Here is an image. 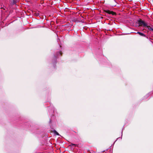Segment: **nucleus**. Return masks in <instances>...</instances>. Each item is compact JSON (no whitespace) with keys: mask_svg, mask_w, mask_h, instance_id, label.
Here are the masks:
<instances>
[{"mask_svg":"<svg viewBox=\"0 0 153 153\" xmlns=\"http://www.w3.org/2000/svg\"><path fill=\"white\" fill-rule=\"evenodd\" d=\"M138 24L140 26H143L144 27H146L147 25V24L144 21L141 20H139L138 21Z\"/></svg>","mask_w":153,"mask_h":153,"instance_id":"1","label":"nucleus"},{"mask_svg":"<svg viewBox=\"0 0 153 153\" xmlns=\"http://www.w3.org/2000/svg\"><path fill=\"white\" fill-rule=\"evenodd\" d=\"M137 33L138 34L142 36L146 37V35L145 34H143L142 33H141L140 32H137Z\"/></svg>","mask_w":153,"mask_h":153,"instance_id":"2","label":"nucleus"},{"mask_svg":"<svg viewBox=\"0 0 153 153\" xmlns=\"http://www.w3.org/2000/svg\"><path fill=\"white\" fill-rule=\"evenodd\" d=\"M38 16V14H37V15H36V16Z\"/></svg>","mask_w":153,"mask_h":153,"instance_id":"9","label":"nucleus"},{"mask_svg":"<svg viewBox=\"0 0 153 153\" xmlns=\"http://www.w3.org/2000/svg\"><path fill=\"white\" fill-rule=\"evenodd\" d=\"M59 55H61L62 54L61 52H59Z\"/></svg>","mask_w":153,"mask_h":153,"instance_id":"7","label":"nucleus"},{"mask_svg":"<svg viewBox=\"0 0 153 153\" xmlns=\"http://www.w3.org/2000/svg\"><path fill=\"white\" fill-rule=\"evenodd\" d=\"M55 132L56 134L57 135H59V134L58 132H57L56 131H55Z\"/></svg>","mask_w":153,"mask_h":153,"instance_id":"6","label":"nucleus"},{"mask_svg":"<svg viewBox=\"0 0 153 153\" xmlns=\"http://www.w3.org/2000/svg\"><path fill=\"white\" fill-rule=\"evenodd\" d=\"M107 13H108L109 14H112L113 15H114L115 13L112 11H108Z\"/></svg>","mask_w":153,"mask_h":153,"instance_id":"4","label":"nucleus"},{"mask_svg":"<svg viewBox=\"0 0 153 153\" xmlns=\"http://www.w3.org/2000/svg\"><path fill=\"white\" fill-rule=\"evenodd\" d=\"M72 145H74V146H75L76 145L75 144H72Z\"/></svg>","mask_w":153,"mask_h":153,"instance_id":"8","label":"nucleus"},{"mask_svg":"<svg viewBox=\"0 0 153 153\" xmlns=\"http://www.w3.org/2000/svg\"><path fill=\"white\" fill-rule=\"evenodd\" d=\"M152 31H153V30Z\"/></svg>","mask_w":153,"mask_h":153,"instance_id":"10","label":"nucleus"},{"mask_svg":"<svg viewBox=\"0 0 153 153\" xmlns=\"http://www.w3.org/2000/svg\"><path fill=\"white\" fill-rule=\"evenodd\" d=\"M17 0H13V4H15Z\"/></svg>","mask_w":153,"mask_h":153,"instance_id":"5","label":"nucleus"},{"mask_svg":"<svg viewBox=\"0 0 153 153\" xmlns=\"http://www.w3.org/2000/svg\"><path fill=\"white\" fill-rule=\"evenodd\" d=\"M146 27H147L148 28V29L152 31L153 30V28L149 26H148V25H147Z\"/></svg>","mask_w":153,"mask_h":153,"instance_id":"3","label":"nucleus"}]
</instances>
